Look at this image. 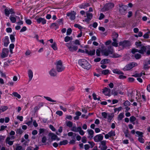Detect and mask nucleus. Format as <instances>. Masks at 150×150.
<instances>
[{"label":"nucleus","mask_w":150,"mask_h":150,"mask_svg":"<svg viewBox=\"0 0 150 150\" xmlns=\"http://www.w3.org/2000/svg\"><path fill=\"white\" fill-rule=\"evenodd\" d=\"M27 30V28L26 27L24 26L23 27L22 29L20 30L21 32H23Z\"/></svg>","instance_id":"obj_63"},{"label":"nucleus","mask_w":150,"mask_h":150,"mask_svg":"<svg viewBox=\"0 0 150 150\" xmlns=\"http://www.w3.org/2000/svg\"><path fill=\"white\" fill-rule=\"evenodd\" d=\"M71 130L75 132H79V134L82 136L85 133V132L82 129L81 127H73L71 129Z\"/></svg>","instance_id":"obj_7"},{"label":"nucleus","mask_w":150,"mask_h":150,"mask_svg":"<svg viewBox=\"0 0 150 150\" xmlns=\"http://www.w3.org/2000/svg\"><path fill=\"white\" fill-rule=\"evenodd\" d=\"M62 131V127H60L58 130V132H57L56 134L57 135H59Z\"/></svg>","instance_id":"obj_50"},{"label":"nucleus","mask_w":150,"mask_h":150,"mask_svg":"<svg viewBox=\"0 0 150 150\" xmlns=\"http://www.w3.org/2000/svg\"><path fill=\"white\" fill-rule=\"evenodd\" d=\"M114 6V4L112 3H109L106 4L102 9V11H105L111 9Z\"/></svg>","instance_id":"obj_4"},{"label":"nucleus","mask_w":150,"mask_h":150,"mask_svg":"<svg viewBox=\"0 0 150 150\" xmlns=\"http://www.w3.org/2000/svg\"><path fill=\"white\" fill-rule=\"evenodd\" d=\"M72 38L69 36H66L64 38V41L66 42L69 41L70 40H72Z\"/></svg>","instance_id":"obj_41"},{"label":"nucleus","mask_w":150,"mask_h":150,"mask_svg":"<svg viewBox=\"0 0 150 150\" xmlns=\"http://www.w3.org/2000/svg\"><path fill=\"white\" fill-rule=\"evenodd\" d=\"M134 79L132 77H129L128 79V81L129 82H132L134 81Z\"/></svg>","instance_id":"obj_61"},{"label":"nucleus","mask_w":150,"mask_h":150,"mask_svg":"<svg viewBox=\"0 0 150 150\" xmlns=\"http://www.w3.org/2000/svg\"><path fill=\"white\" fill-rule=\"evenodd\" d=\"M11 95H13L18 99H20L21 98V96L17 92H13L12 94H11Z\"/></svg>","instance_id":"obj_26"},{"label":"nucleus","mask_w":150,"mask_h":150,"mask_svg":"<svg viewBox=\"0 0 150 150\" xmlns=\"http://www.w3.org/2000/svg\"><path fill=\"white\" fill-rule=\"evenodd\" d=\"M118 36V35L117 33H113L112 34V39L115 38L117 40Z\"/></svg>","instance_id":"obj_42"},{"label":"nucleus","mask_w":150,"mask_h":150,"mask_svg":"<svg viewBox=\"0 0 150 150\" xmlns=\"http://www.w3.org/2000/svg\"><path fill=\"white\" fill-rule=\"evenodd\" d=\"M76 13L74 11H72L71 13L67 14L68 16H70V18L71 20H74L75 18Z\"/></svg>","instance_id":"obj_15"},{"label":"nucleus","mask_w":150,"mask_h":150,"mask_svg":"<svg viewBox=\"0 0 150 150\" xmlns=\"http://www.w3.org/2000/svg\"><path fill=\"white\" fill-rule=\"evenodd\" d=\"M82 142L84 143H85L87 142V138L86 137L84 136L82 137Z\"/></svg>","instance_id":"obj_53"},{"label":"nucleus","mask_w":150,"mask_h":150,"mask_svg":"<svg viewBox=\"0 0 150 150\" xmlns=\"http://www.w3.org/2000/svg\"><path fill=\"white\" fill-rule=\"evenodd\" d=\"M108 133L110 137L113 136H115V132L114 131H111L109 132Z\"/></svg>","instance_id":"obj_39"},{"label":"nucleus","mask_w":150,"mask_h":150,"mask_svg":"<svg viewBox=\"0 0 150 150\" xmlns=\"http://www.w3.org/2000/svg\"><path fill=\"white\" fill-rule=\"evenodd\" d=\"M5 13L6 16H8L10 13L12 14L14 13V12L12 9H11L9 10L7 9H5Z\"/></svg>","instance_id":"obj_19"},{"label":"nucleus","mask_w":150,"mask_h":150,"mask_svg":"<svg viewBox=\"0 0 150 150\" xmlns=\"http://www.w3.org/2000/svg\"><path fill=\"white\" fill-rule=\"evenodd\" d=\"M10 38L11 42H13L15 41V38L14 37V36L13 35H10Z\"/></svg>","instance_id":"obj_44"},{"label":"nucleus","mask_w":150,"mask_h":150,"mask_svg":"<svg viewBox=\"0 0 150 150\" xmlns=\"http://www.w3.org/2000/svg\"><path fill=\"white\" fill-rule=\"evenodd\" d=\"M28 74L29 81H30L33 77V72L32 70L29 69L28 71Z\"/></svg>","instance_id":"obj_18"},{"label":"nucleus","mask_w":150,"mask_h":150,"mask_svg":"<svg viewBox=\"0 0 150 150\" xmlns=\"http://www.w3.org/2000/svg\"><path fill=\"white\" fill-rule=\"evenodd\" d=\"M68 142L67 140H64L63 141H61L59 143V145H65L68 144Z\"/></svg>","instance_id":"obj_36"},{"label":"nucleus","mask_w":150,"mask_h":150,"mask_svg":"<svg viewBox=\"0 0 150 150\" xmlns=\"http://www.w3.org/2000/svg\"><path fill=\"white\" fill-rule=\"evenodd\" d=\"M4 45L5 47H7L9 43L8 37L7 36H5L3 40Z\"/></svg>","instance_id":"obj_20"},{"label":"nucleus","mask_w":150,"mask_h":150,"mask_svg":"<svg viewBox=\"0 0 150 150\" xmlns=\"http://www.w3.org/2000/svg\"><path fill=\"white\" fill-rule=\"evenodd\" d=\"M10 137H7L6 139V142L9 145H11L13 144V142L10 141Z\"/></svg>","instance_id":"obj_31"},{"label":"nucleus","mask_w":150,"mask_h":150,"mask_svg":"<svg viewBox=\"0 0 150 150\" xmlns=\"http://www.w3.org/2000/svg\"><path fill=\"white\" fill-rule=\"evenodd\" d=\"M88 143L90 144V147L91 148H93L95 145V143L93 142H88Z\"/></svg>","instance_id":"obj_54"},{"label":"nucleus","mask_w":150,"mask_h":150,"mask_svg":"<svg viewBox=\"0 0 150 150\" xmlns=\"http://www.w3.org/2000/svg\"><path fill=\"white\" fill-rule=\"evenodd\" d=\"M129 43L127 41H124L123 42H120L119 43V45L122 46V47H126L129 46Z\"/></svg>","instance_id":"obj_17"},{"label":"nucleus","mask_w":150,"mask_h":150,"mask_svg":"<svg viewBox=\"0 0 150 150\" xmlns=\"http://www.w3.org/2000/svg\"><path fill=\"white\" fill-rule=\"evenodd\" d=\"M49 74L51 76H56L57 72L54 69H52L50 71Z\"/></svg>","instance_id":"obj_23"},{"label":"nucleus","mask_w":150,"mask_h":150,"mask_svg":"<svg viewBox=\"0 0 150 150\" xmlns=\"http://www.w3.org/2000/svg\"><path fill=\"white\" fill-rule=\"evenodd\" d=\"M66 125L67 126L70 127H71L72 126V123L70 121H68L67 122Z\"/></svg>","instance_id":"obj_48"},{"label":"nucleus","mask_w":150,"mask_h":150,"mask_svg":"<svg viewBox=\"0 0 150 150\" xmlns=\"http://www.w3.org/2000/svg\"><path fill=\"white\" fill-rule=\"evenodd\" d=\"M17 118L21 121H22L23 120V118L22 116H18Z\"/></svg>","instance_id":"obj_62"},{"label":"nucleus","mask_w":150,"mask_h":150,"mask_svg":"<svg viewBox=\"0 0 150 150\" xmlns=\"http://www.w3.org/2000/svg\"><path fill=\"white\" fill-rule=\"evenodd\" d=\"M56 69L59 72H62L65 69V67L62 64V62L61 60L57 61L56 63Z\"/></svg>","instance_id":"obj_3"},{"label":"nucleus","mask_w":150,"mask_h":150,"mask_svg":"<svg viewBox=\"0 0 150 150\" xmlns=\"http://www.w3.org/2000/svg\"><path fill=\"white\" fill-rule=\"evenodd\" d=\"M103 138V136L101 134L96 135L94 137V140L96 142H99L102 141Z\"/></svg>","instance_id":"obj_9"},{"label":"nucleus","mask_w":150,"mask_h":150,"mask_svg":"<svg viewBox=\"0 0 150 150\" xmlns=\"http://www.w3.org/2000/svg\"><path fill=\"white\" fill-rule=\"evenodd\" d=\"M88 133L87 137L89 139H91L93 137L94 131L91 129H88L87 131Z\"/></svg>","instance_id":"obj_14"},{"label":"nucleus","mask_w":150,"mask_h":150,"mask_svg":"<svg viewBox=\"0 0 150 150\" xmlns=\"http://www.w3.org/2000/svg\"><path fill=\"white\" fill-rule=\"evenodd\" d=\"M9 19L12 23H14L16 22V19H20V17L16 16L11 15L9 17Z\"/></svg>","instance_id":"obj_16"},{"label":"nucleus","mask_w":150,"mask_h":150,"mask_svg":"<svg viewBox=\"0 0 150 150\" xmlns=\"http://www.w3.org/2000/svg\"><path fill=\"white\" fill-rule=\"evenodd\" d=\"M110 62L109 60L108 59H105L102 60L100 62L101 64H105L108 63Z\"/></svg>","instance_id":"obj_32"},{"label":"nucleus","mask_w":150,"mask_h":150,"mask_svg":"<svg viewBox=\"0 0 150 150\" xmlns=\"http://www.w3.org/2000/svg\"><path fill=\"white\" fill-rule=\"evenodd\" d=\"M47 139L46 137H43L42 139V143H45Z\"/></svg>","instance_id":"obj_64"},{"label":"nucleus","mask_w":150,"mask_h":150,"mask_svg":"<svg viewBox=\"0 0 150 150\" xmlns=\"http://www.w3.org/2000/svg\"><path fill=\"white\" fill-rule=\"evenodd\" d=\"M122 109V107H119L118 108H116L114 109V110L115 112L117 111L119 112Z\"/></svg>","instance_id":"obj_56"},{"label":"nucleus","mask_w":150,"mask_h":150,"mask_svg":"<svg viewBox=\"0 0 150 150\" xmlns=\"http://www.w3.org/2000/svg\"><path fill=\"white\" fill-rule=\"evenodd\" d=\"M8 109V107L7 106H2L1 107L0 110L3 112L5 111Z\"/></svg>","instance_id":"obj_37"},{"label":"nucleus","mask_w":150,"mask_h":150,"mask_svg":"<svg viewBox=\"0 0 150 150\" xmlns=\"http://www.w3.org/2000/svg\"><path fill=\"white\" fill-rule=\"evenodd\" d=\"M65 45L68 47L69 50L71 52L76 51L78 49L77 46L75 45H71L70 43H67L65 44Z\"/></svg>","instance_id":"obj_8"},{"label":"nucleus","mask_w":150,"mask_h":150,"mask_svg":"<svg viewBox=\"0 0 150 150\" xmlns=\"http://www.w3.org/2000/svg\"><path fill=\"white\" fill-rule=\"evenodd\" d=\"M36 21L38 23H42L43 24H45L46 23V20L44 18H40L37 19Z\"/></svg>","instance_id":"obj_21"},{"label":"nucleus","mask_w":150,"mask_h":150,"mask_svg":"<svg viewBox=\"0 0 150 150\" xmlns=\"http://www.w3.org/2000/svg\"><path fill=\"white\" fill-rule=\"evenodd\" d=\"M146 51V48L144 46H142L141 47V49L138 50L135 49H133L132 51V52L133 54H135L136 52H139L141 54H143Z\"/></svg>","instance_id":"obj_6"},{"label":"nucleus","mask_w":150,"mask_h":150,"mask_svg":"<svg viewBox=\"0 0 150 150\" xmlns=\"http://www.w3.org/2000/svg\"><path fill=\"white\" fill-rule=\"evenodd\" d=\"M137 66V64L135 62H132L126 65L123 68L125 71L129 70L132 69L134 67Z\"/></svg>","instance_id":"obj_5"},{"label":"nucleus","mask_w":150,"mask_h":150,"mask_svg":"<svg viewBox=\"0 0 150 150\" xmlns=\"http://www.w3.org/2000/svg\"><path fill=\"white\" fill-rule=\"evenodd\" d=\"M130 103L127 100L125 101L124 103V105L125 106H129L130 105Z\"/></svg>","instance_id":"obj_46"},{"label":"nucleus","mask_w":150,"mask_h":150,"mask_svg":"<svg viewBox=\"0 0 150 150\" xmlns=\"http://www.w3.org/2000/svg\"><path fill=\"white\" fill-rule=\"evenodd\" d=\"M72 31V30L71 29L69 28L67 29V35H70Z\"/></svg>","instance_id":"obj_43"},{"label":"nucleus","mask_w":150,"mask_h":150,"mask_svg":"<svg viewBox=\"0 0 150 150\" xmlns=\"http://www.w3.org/2000/svg\"><path fill=\"white\" fill-rule=\"evenodd\" d=\"M8 50L6 48L3 49L2 53L1 54V56L2 58H5L8 56Z\"/></svg>","instance_id":"obj_12"},{"label":"nucleus","mask_w":150,"mask_h":150,"mask_svg":"<svg viewBox=\"0 0 150 150\" xmlns=\"http://www.w3.org/2000/svg\"><path fill=\"white\" fill-rule=\"evenodd\" d=\"M136 133L139 136V137L138 138L139 141L141 143H144V140L142 138L143 133L139 131L136 132Z\"/></svg>","instance_id":"obj_11"},{"label":"nucleus","mask_w":150,"mask_h":150,"mask_svg":"<svg viewBox=\"0 0 150 150\" xmlns=\"http://www.w3.org/2000/svg\"><path fill=\"white\" fill-rule=\"evenodd\" d=\"M74 26L76 28H78L80 30L82 28V27L79 25L78 24H75L74 25Z\"/></svg>","instance_id":"obj_52"},{"label":"nucleus","mask_w":150,"mask_h":150,"mask_svg":"<svg viewBox=\"0 0 150 150\" xmlns=\"http://www.w3.org/2000/svg\"><path fill=\"white\" fill-rule=\"evenodd\" d=\"M16 132L17 134H21L23 132V131L21 129H18L16 130Z\"/></svg>","instance_id":"obj_51"},{"label":"nucleus","mask_w":150,"mask_h":150,"mask_svg":"<svg viewBox=\"0 0 150 150\" xmlns=\"http://www.w3.org/2000/svg\"><path fill=\"white\" fill-rule=\"evenodd\" d=\"M88 6V4H83L79 6V7L81 8H85L86 7Z\"/></svg>","instance_id":"obj_38"},{"label":"nucleus","mask_w":150,"mask_h":150,"mask_svg":"<svg viewBox=\"0 0 150 150\" xmlns=\"http://www.w3.org/2000/svg\"><path fill=\"white\" fill-rule=\"evenodd\" d=\"M119 78L120 79H124L126 78V76L123 75V74H120L119 76Z\"/></svg>","instance_id":"obj_55"},{"label":"nucleus","mask_w":150,"mask_h":150,"mask_svg":"<svg viewBox=\"0 0 150 150\" xmlns=\"http://www.w3.org/2000/svg\"><path fill=\"white\" fill-rule=\"evenodd\" d=\"M85 52L86 53L90 55H93L95 54V50H86L85 51Z\"/></svg>","instance_id":"obj_24"},{"label":"nucleus","mask_w":150,"mask_h":150,"mask_svg":"<svg viewBox=\"0 0 150 150\" xmlns=\"http://www.w3.org/2000/svg\"><path fill=\"white\" fill-rule=\"evenodd\" d=\"M124 117L123 114L121 113L119 114L118 117V120H121Z\"/></svg>","instance_id":"obj_40"},{"label":"nucleus","mask_w":150,"mask_h":150,"mask_svg":"<svg viewBox=\"0 0 150 150\" xmlns=\"http://www.w3.org/2000/svg\"><path fill=\"white\" fill-rule=\"evenodd\" d=\"M26 23L28 25H30L32 24V22L29 19H28L26 18H25Z\"/></svg>","instance_id":"obj_35"},{"label":"nucleus","mask_w":150,"mask_h":150,"mask_svg":"<svg viewBox=\"0 0 150 150\" xmlns=\"http://www.w3.org/2000/svg\"><path fill=\"white\" fill-rule=\"evenodd\" d=\"M44 98L47 100L52 102H56V100H52L51 98L47 96H44Z\"/></svg>","instance_id":"obj_34"},{"label":"nucleus","mask_w":150,"mask_h":150,"mask_svg":"<svg viewBox=\"0 0 150 150\" xmlns=\"http://www.w3.org/2000/svg\"><path fill=\"white\" fill-rule=\"evenodd\" d=\"M106 141L105 140H103L101 141L99 148L101 150H106L107 149V147L106 145Z\"/></svg>","instance_id":"obj_10"},{"label":"nucleus","mask_w":150,"mask_h":150,"mask_svg":"<svg viewBox=\"0 0 150 150\" xmlns=\"http://www.w3.org/2000/svg\"><path fill=\"white\" fill-rule=\"evenodd\" d=\"M113 42L112 43V45L115 47H117L118 46V43L117 41L115 38L112 39Z\"/></svg>","instance_id":"obj_29"},{"label":"nucleus","mask_w":150,"mask_h":150,"mask_svg":"<svg viewBox=\"0 0 150 150\" xmlns=\"http://www.w3.org/2000/svg\"><path fill=\"white\" fill-rule=\"evenodd\" d=\"M56 114L60 116H62L63 114L62 112L61 111H57L56 112Z\"/></svg>","instance_id":"obj_58"},{"label":"nucleus","mask_w":150,"mask_h":150,"mask_svg":"<svg viewBox=\"0 0 150 150\" xmlns=\"http://www.w3.org/2000/svg\"><path fill=\"white\" fill-rule=\"evenodd\" d=\"M101 52L102 55H104L105 56L109 55L110 57H112L117 58L119 57L120 56V55L117 54L115 53L113 50L111 48L110 50H101L100 49H98L96 51V55L98 56H99Z\"/></svg>","instance_id":"obj_1"},{"label":"nucleus","mask_w":150,"mask_h":150,"mask_svg":"<svg viewBox=\"0 0 150 150\" xmlns=\"http://www.w3.org/2000/svg\"><path fill=\"white\" fill-rule=\"evenodd\" d=\"M136 120V118L134 116H132L130 118V121L131 122H133Z\"/></svg>","instance_id":"obj_60"},{"label":"nucleus","mask_w":150,"mask_h":150,"mask_svg":"<svg viewBox=\"0 0 150 150\" xmlns=\"http://www.w3.org/2000/svg\"><path fill=\"white\" fill-rule=\"evenodd\" d=\"M141 56V55L139 54H136L135 55V57L137 59L140 58Z\"/></svg>","instance_id":"obj_57"},{"label":"nucleus","mask_w":150,"mask_h":150,"mask_svg":"<svg viewBox=\"0 0 150 150\" xmlns=\"http://www.w3.org/2000/svg\"><path fill=\"white\" fill-rule=\"evenodd\" d=\"M78 63L84 69L88 70L91 68L90 64L84 59L79 60Z\"/></svg>","instance_id":"obj_2"},{"label":"nucleus","mask_w":150,"mask_h":150,"mask_svg":"<svg viewBox=\"0 0 150 150\" xmlns=\"http://www.w3.org/2000/svg\"><path fill=\"white\" fill-rule=\"evenodd\" d=\"M102 115L105 119L108 118V120L109 119H110V116L105 112H103L102 113Z\"/></svg>","instance_id":"obj_25"},{"label":"nucleus","mask_w":150,"mask_h":150,"mask_svg":"<svg viewBox=\"0 0 150 150\" xmlns=\"http://www.w3.org/2000/svg\"><path fill=\"white\" fill-rule=\"evenodd\" d=\"M51 47L54 50H57V47L56 42H54L53 44L51 45Z\"/></svg>","instance_id":"obj_33"},{"label":"nucleus","mask_w":150,"mask_h":150,"mask_svg":"<svg viewBox=\"0 0 150 150\" xmlns=\"http://www.w3.org/2000/svg\"><path fill=\"white\" fill-rule=\"evenodd\" d=\"M142 73H140V74L136 73L133 75V76L136 77H140L142 76Z\"/></svg>","instance_id":"obj_47"},{"label":"nucleus","mask_w":150,"mask_h":150,"mask_svg":"<svg viewBox=\"0 0 150 150\" xmlns=\"http://www.w3.org/2000/svg\"><path fill=\"white\" fill-rule=\"evenodd\" d=\"M51 139L53 140H56L57 138V136L53 133L51 134Z\"/></svg>","instance_id":"obj_49"},{"label":"nucleus","mask_w":150,"mask_h":150,"mask_svg":"<svg viewBox=\"0 0 150 150\" xmlns=\"http://www.w3.org/2000/svg\"><path fill=\"white\" fill-rule=\"evenodd\" d=\"M113 72L115 74H124V73L121 71L117 69H115L113 70Z\"/></svg>","instance_id":"obj_30"},{"label":"nucleus","mask_w":150,"mask_h":150,"mask_svg":"<svg viewBox=\"0 0 150 150\" xmlns=\"http://www.w3.org/2000/svg\"><path fill=\"white\" fill-rule=\"evenodd\" d=\"M104 15L103 13H101L100 14L99 19L100 20H102L104 18Z\"/></svg>","instance_id":"obj_59"},{"label":"nucleus","mask_w":150,"mask_h":150,"mask_svg":"<svg viewBox=\"0 0 150 150\" xmlns=\"http://www.w3.org/2000/svg\"><path fill=\"white\" fill-rule=\"evenodd\" d=\"M103 93L107 96H111L110 90L107 88H105L103 90Z\"/></svg>","instance_id":"obj_13"},{"label":"nucleus","mask_w":150,"mask_h":150,"mask_svg":"<svg viewBox=\"0 0 150 150\" xmlns=\"http://www.w3.org/2000/svg\"><path fill=\"white\" fill-rule=\"evenodd\" d=\"M68 135L69 137H71L72 138L74 139L76 136V134L70 132L68 133Z\"/></svg>","instance_id":"obj_28"},{"label":"nucleus","mask_w":150,"mask_h":150,"mask_svg":"<svg viewBox=\"0 0 150 150\" xmlns=\"http://www.w3.org/2000/svg\"><path fill=\"white\" fill-rule=\"evenodd\" d=\"M87 18L84 19V21L88 22L90 21L92 18L93 15L92 13H87L86 14Z\"/></svg>","instance_id":"obj_22"},{"label":"nucleus","mask_w":150,"mask_h":150,"mask_svg":"<svg viewBox=\"0 0 150 150\" xmlns=\"http://www.w3.org/2000/svg\"><path fill=\"white\" fill-rule=\"evenodd\" d=\"M92 96L94 100H100V98H97V96L95 93H93L92 95Z\"/></svg>","instance_id":"obj_45"},{"label":"nucleus","mask_w":150,"mask_h":150,"mask_svg":"<svg viewBox=\"0 0 150 150\" xmlns=\"http://www.w3.org/2000/svg\"><path fill=\"white\" fill-rule=\"evenodd\" d=\"M110 73V70L108 69H105L101 71V74L103 75H108Z\"/></svg>","instance_id":"obj_27"}]
</instances>
